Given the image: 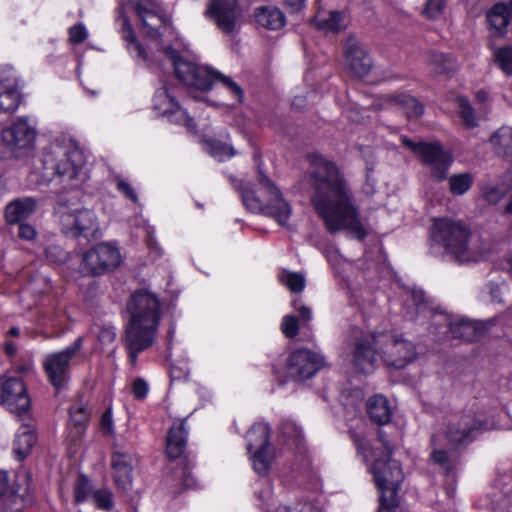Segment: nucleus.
Listing matches in <instances>:
<instances>
[{"instance_id": "f257e3e1", "label": "nucleus", "mask_w": 512, "mask_h": 512, "mask_svg": "<svg viewBox=\"0 0 512 512\" xmlns=\"http://www.w3.org/2000/svg\"><path fill=\"white\" fill-rule=\"evenodd\" d=\"M310 185L314 190L312 204L323 219L327 230L336 233L348 230L359 240L367 230L360 220L352 190L341 169L320 154L311 156Z\"/></svg>"}, {"instance_id": "f03ea898", "label": "nucleus", "mask_w": 512, "mask_h": 512, "mask_svg": "<svg viewBox=\"0 0 512 512\" xmlns=\"http://www.w3.org/2000/svg\"><path fill=\"white\" fill-rule=\"evenodd\" d=\"M352 354L355 369L363 374L373 372L379 361L402 369L418 356L415 344L393 331L359 333L354 338Z\"/></svg>"}, {"instance_id": "7ed1b4c3", "label": "nucleus", "mask_w": 512, "mask_h": 512, "mask_svg": "<svg viewBox=\"0 0 512 512\" xmlns=\"http://www.w3.org/2000/svg\"><path fill=\"white\" fill-rule=\"evenodd\" d=\"M130 321L126 327L124 344L132 365L136 364L137 356L151 347L157 335L161 319V304L158 298L145 290L132 294L127 303Z\"/></svg>"}, {"instance_id": "20e7f679", "label": "nucleus", "mask_w": 512, "mask_h": 512, "mask_svg": "<svg viewBox=\"0 0 512 512\" xmlns=\"http://www.w3.org/2000/svg\"><path fill=\"white\" fill-rule=\"evenodd\" d=\"M430 238L434 245L442 247L447 255L459 263L479 261L490 251L489 242L472 236L463 224L449 218L433 221Z\"/></svg>"}, {"instance_id": "39448f33", "label": "nucleus", "mask_w": 512, "mask_h": 512, "mask_svg": "<svg viewBox=\"0 0 512 512\" xmlns=\"http://www.w3.org/2000/svg\"><path fill=\"white\" fill-rule=\"evenodd\" d=\"M86 163L83 150L72 139H56L41 154V176L44 181L58 179L71 182L78 178Z\"/></svg>"}, {"instance_id": "423d86ee", "label": "nucleus", "mask_w": 512, "mask_h": 512, "mask_svg": "<svg viewBox=\"0 0 512 512\" xmlns=\"http://www.w3.org/2000/svg\"><path fill=\"white\" fill-rule=\"evenodd\" d=\"M258 183L262 191V197H258L249 183L239 181L236 185L245 207L257 213L274 218L280 225H286L292 209L284 199L280 189L261 170L258 171Z\"/></svg>"}, {"instance_id": "0eeeda50", "label": "nucleus", "mask_w": 512, "mask_h": 512, "mask_svg": "<svg viewBox=\"0 0 512 512\" xmlns=\"http://www.w3.org/2000/svg\"><path fill=\"white\" fill-rule=\"evenodd\" d=\"M164 54L171 61L177 78L185 85L208 91L214 83H220L238 103L242 102L244 92L230 77L180 57L177 51L171 47H167Z\"/></svg>"}, {"instance_id": "6e6552de", "label": "nucleus", "mask_w": 512, "mask_h": 512, "mask_svg": "<svg viewBox=\"0 0 512 512\" xmlns=\"http://www.w3.org/2000/svg\"><path fill=\"white\" fill-rule=\"evenodd\" d=\"M380 447H373L370 456L374 458L372 473L378 489L381 491V507L387 510L397 506L396 492L403 481L404 475L399 463L391 459L392 447L379 433Z\"/></svg>"}, {"instance_id": "1a4fd4ad", "label": "nucleus", "mask_w": 512, "mask_h": 512, "mask_svg": "<svg viewBox=\"0 0 512 512\" xmlns=\"http://www.w3.org/2000/svg\"><path fill=\"white\" fill-rule=\"evenodd\" d=\"M400 140L420 159L423 165L429 168L434 179L442 181L446 178L452 157L439 142H414L404 135L400 137Z\"/></svg>"}, {"instance_id": "9d476101", "label": "nucleus", "mask_w": 512, "mask_h": 512, "mask_svg": "<svg viewBox=\"0 0 512 512\" xmlns=\"http://www.w3.org/2000/svg\"><path fill=\"white\" fill-rule=\"evenodd\" d=\"M84 339L79 336L66 348L46 354L42 360V367L49 383L57 390L63 388L70 379L72 360L82 349Z\"/></svg>"}, {"instance_id": "9b49d317", "label": "nucleus", "mask_w": 512, "mask_h": 512, "mask_svg": "<svg viewBox=\"0 0 512 512\" xmlns=\"http://www.w3.org/2000/svg\"><path fill=\"white\" fill-rule=\"evenodd\" d=\"M36 129L27 120L19 119L1 133L0 145L3 157L23 158L35 146Z\"/></svg>"}, {"instance_id": "f8f14e48", "label": "nucleus", "mask_w": 512, "mask_h": 512, "mask_svg": "<svg viewBox=\"0 0 512 512\" xmlns=\"http://www.w3.org/2000/svg\"><path fill=\"white\" fill-rule=\"evenodd\" d=\"M121 261V253L117 247L100 243L83 254L80 271L87 276H100L116 269Z\"/></svg>"}, {"instance_id": "ddd939ff", "label": "nucleus", "mask_w": 512, "mask_h": 512, "mask_svg": "<svg viewBox=\"0 0 512 512\" xmlns=\"http://www.w3.org/2000/svg\"><path fill=\"white\" fill-rule=\"evenodd\" d=\"M203 14L223 34L232 35L238 30L242 8L237 0H208Z\"/></svg>"}, {"instance_id": "4468645a", "label": "nucleus", "mask_w": 512, "mask_h": 512, "mask_svg": "<svg viewBox=\"0 0 512 512\" xmlns=\"http://www.w3.org/2000/svg\"><path fill=\"white\" fill-rule=\"evenodd\" d=\"M61 229L67 236L95 238L99 232V222L93 210L76 209L63 212L60 217Z\"/></svg>"}, {"instance_id": "2eb2a0df", "label": "nucleus", "mask_w": 512, "mask_h": 512, "mask_svg": "<svg viewBox=\"0 0 512 512\" xmlns=\"http://www.w3.org/2000/svg\"><path fill=\"white\" fill-rule=\"evenodd\" d=\"M432 325L438 331L440 327L448 328L452 338L463 341H475L484 333L483 324L461 317H452L443 313L432 315Z\"/></svg>"}, {"instance_id": "dca6fc26", "label": "nucleus", "mask_w": 512, "mask_h": 512, "mask_svg": "<svg viewBox=\"0 0 512 512\" xmlns=\"http://www.w3.org/2000/svg\"><path fill=\"white\" fill-rule=\"evenodd\" d=\"M324 366V358L308 349L294 351L287 363V372L295 380L303 381L313 377Z\"/></svg>"}, {"instance_id": "f3484780", "label": "nucleus", "mask_w": 512, "mask_h": 512, "mask_svg": "<svg viewBox=\"0 0 512 512\" xmlns=\"http://www.w3.org/2000/svg\"><path fill=\"white\" fill-rule=\"evenodd\" d=\"M134 453L132 449H127L115 445L112 456L113 479L118 489L123 493H127L132 488V470H133Z\"/></svg>"}, {"instance_id": "a211bd4d", "label": "nucleus", "mask_w": 512, "mask_h": 512, "mask_svg": "<svg viewBox=\"0 0 512 512\" xmlns=\"http://www.w3.org/2000/svg\"><path fill=\"white\" fill-rule=\"evenodd\" d=\"M1 386L7 409L17 415H23L30 408V398L26 386L19 378L8 377L1 379Z\"/></svg>"}, {"instance_id": "6ab92c4d", "label": "nucleus", "mask_w": 512, "mask_h": 512, "mask_svg": "<svg viewBox=\"0 0 512 512\" xmlns=\"http://www.w3.org/2000/svg\"><path fill=\"white\" fill-rule=\"evenodd\" d=\"M18 78L15 71L9 67L0 68V114L13 112L19 105Z\"/></svg>"}, {"instance_id": "aec40b11", "label": "nucleus", "mask_w": 512, "mask_h": 512, "mask_svg": "<svg viewBox=\"0 0 512 512\" xmlns=\"http://www.w3.org/2000/svg\"><path fill=\"white\" fill-rule=\"evenodd\" d=\"M153 106L159 113L172 116L173 121L186 126L190 130L194 129L192 118L175 102L166 86L155 92Z\"/></svg>"}, {"instance_id": "412c9836", "label": "nucleus", "mask_w": 512, "mask_h": 512, "mask_svg": "<svg viewBox=\"0 0 512 512\" xmlns=\"http://www.w3.org/2000/svg\"><path fill=\"white\" fill-rule=\"evenodd\" d=\"M482 425V421L478 420L473 414H464L449 423L446 436L451 444L471 441L474 434L481 430Z\"/></svg>"}, {"instance_id": "4be33fe9", "label": "nucleus", "mask_w": 512, "mask_h": 512, "mask_svg": "<svg viewBox=\"0 0 512 512\" xmlns=\"http://www.w3.org/2000/svg\"><path fill=\"white\" fill-rule=\"evenodd\" d=\"M345 64L358 77L367 75L372 68V60L361 43L349 37L345 43Z\"/></svg>"}, {"instance_id": "5701e85b", "label": "nucleus", "mask_w": 512, "mask_h": 512, "mask_svg": "<svg viewBox=\"0 0 512 512\" xmlns=\"http://www.w3.org/2000/svg\"><path fill=\"white\" fill-rule=\"evenodd\" d=\"M37 200L33 197L17 198L11 201L5 209V219L8 223H19L35 212Z\"/></svg>"}, {"instance_id": "b1692460", "label": "nucleus", "mask_w": 512, "mask_h": 512, "mask_svg": "<svg viewBox=\"0 0 512 512\" xmlns=\"http://www.w3.org/2000/svg\"><path fill=\"white\" fill-rule=\"evenodd\" d=\"M118 21L121 22V32L122 37L125 39L127 43V49L129 53L137 59V61H141L145 64H149L148 55L146 54L143 46L136 40L132 25L130 24L128 18L124 15L123 7H121L119 11Z\"/></svg>"}, {"instance_id": "393cba45", "label": "nucleus", "mask_w": 512, "mask_h": 512, "mask_svg": "<svg viewBox=\"0 0 512 512\" xmlns=\"http://www.w3.org/2000/svg\"><path fill=\"white\" fill-rule=\"evenodd\" d=\"M188 431L185 428V421L173 425L166 439V453L170 458L180 457L186 448Z\"/></svg>"}, {"instance_id": "a878e982", "label": "nucleus", "mask_w": 512, "mask_h": 512, "mask_svg": "<svg viewBox=\"0 0 512 512\" xmlns=\"http://www.w3.org/2000/svg\"><path fill=\"white\" fill-rule=\"evenodd\" d=\"M347 19L344 13L339 11L318 12L313 19V24L318 30L337 33L347 27Z\"/></svg>"}, {"instance_id": "bb28decb", "label": "nucleus", "mask_w": 512, "mask_h": 512, "mask_svg": "<svg viewBox=\"0 0 512 512\" xmlns=\"http://www.w3.org/2000/svg\"><path fill=\"white\" fill-rule=\"evenodd\" d=\"M367 413L372 421L383 425L391 419V408L387 398L381 394L374 395L367 400Z\"/></svg>"}, {"instance_id": "cd10ccee", "label": "nucleus", "mask_w": 512, "mask_h": 512, "mask_svg": "<svg viewBox=\"0 0 512 512\" xmlns=\"http://www.w3.org/2000/svg\"><path fill=\"white\" fill-rule=\"evenodd\" d=\"M427 64L435 75L449 76L458 68L457 61L450 54L442 52H430L427 56Z\"/></svg>"}, {"instance_id": "c85d7f7f", "label": "nucleus", "mask_w": 512, "mask_h": 512, "mask_svg": "<svg viewBox=\"0 0 512 512\" xmlns=\"http://www.w3.org/2000/svg\"><path fill=\"white\" fill-rule=\"evenodd\" d=\"M258 24L269 30H278L285 25V16L277 7L263 6L255 10Z\"/></svg>"}, {"instance_id": "c756f323", "label": "nucleus", "mask_w": 512, "mask_h": 512, "mask_svg": "<svg viewBox=\"0 0 512 512\" xmlns=\"http://www.w3.org/2000/svg\"><path fill=\"white\" fill-rule=\"evenodd\" d=\"M508 7L503 3L495 4L487 13V21L495 35L501 36L507 32L510 21Z\"/></svg>"}, {"instance_id": "7c9ffc66", "label": "nucleus", "mask_w": 512, "mask_h": 512, "mask_svg": "<svg viewBox=\"0 0 512 512\" xmlns=\"http://www.w3.org/2000/svg\"><path fill=\"white\" fill-rule=\"evenodd\" d=\"M36 442V435L29 426H22L17 434L13 445V451L19 460H23L32 450Z\"/></svg>"}, {"instance_id": "2f4dec72", "label": "nucleus", "mask_w": 512, "mask_h": 512, "mask_svg": "<svg viewBox=\"0 0 512 512\" xmlns=\"http://www.w3.org/2000/svg\"><path fill=\"white\" fill-rule=\"evenodd\" d=\"M270 428L265 423L253 425L247 432V449L252 452L253 449L271 447L269 444Z\"/></svg>"}, {"instance_id": "473e14b6", "label": "nucleus", "mask_w": 512, "mask_h": 512, "mask_svg": "<svg viewBox=\"0 0 512 512\" xmlns=\"http://www.w3.org/2000/svg\"><path fill=\"white\" fill-rule=\"evenodd\" d=\"M390 102L392 105L399 106L409 118L419 117L424 111L421 103L409 95L391 96Z\"/></svg>"}, {"instance_id": "72a5a7b5", "label": "nucleus", "mask_w": 512, "mask_h": 512, "mask_svg": "<svg viewBox=\"0 0 512 512\" xmlns=\"http://www.w3.org/2000/svg\"><path fill=\"white\" fill-rule=\"evenodd\" d=\"M490 143L494 150L503 155L512 154V128L502 127L491 137Z\"/></svg>"}, {"instance_id": "f704fd0d", "label": "nucleus", "mask_w": 512, "mask_h": 512, "mask_svg": "<svg viewBox=\"0 0 512 512\" xmlns=\"http://www.w3.org/2000/svg\"><path fill=\"white\" fill-rule=\"evenodd\" d=\"M90 414L91 410L82 402H77L70 408V421L75 426V438L83 434L84 425L87 423Z\"/></svg>"}, {"instance_id": "c9c22d12", "label": "nucleus", "mask_w": 512, "mask_h": 512, "mask_svg": "<svg viewBox=\"0 0 512 512\" xmlns=\"http://www.w3.org/2000/svg\"><path fill=\"white\" fill-rule=\"evenodd\" d=\"M254 453L252 455V465L257 474L260 476H265L268 474L273 455H272V448L266 447V448H260V449H254Z\"/></svg>"}, {"instance_id": "e433bc0d", "label": "nucleus", "mask_w": 512, "mask_h": 512, "mask_svg": "<svg viewBox=\"0 0 512 512\" xmlns=\"http://www.w3.org/2000/svg\"><path fill=\"white\" fill-rule=\"evenodd\" d=\"M456 105L458 109V114L462 119L464 125L471 129L478 125L477 117L475 116V112L473 107L470 105L469 101L465 97H457Z\"/></svg>"}, {"instance_id": "4c0bfd02", "label": "nucleus", "mask_w": 512, "mask_h": 512, "mask_svg": "<svg viewBox=\"0 0 512 512\" xmlns=\"http://www.w3.org/2000/svg\"><path fill=\"white\" fill-rule=\"evenodd\" d=\"M450 192L454 195H463L473 184V176L470 173L452 175L449 180Z\"/></svg>"}, {"instance_id": "58836bf2", "label": "nucleus", "mask_w": 512, "mask_h": 512, "mask_svg": "<svg viewBox=\"0 0 512 512\" xmlns=\"http://www.w3.org/2000/svg\"><path fill=\"white\" fill-rule=\"evenodd\" d=\"M279 280L293 293H300L305 287V278L299 273L283 270L279 274Z\"/></svg>"}, {"instance_id": "ea45409f", "label": "nucleus", "mask_w": 512, "mask_h": 512, "mask_svg": "<svg viewBox=\"0 0 512 512\" xmlns=\"http://www.w3.org/2000/svg\"><path fill=\"white\" fill-rule=\"evenodd\" d=\"M91 492L92 485L89 479L84 475H80L74 487V501L76 503L85 501L91 495Z\"/></svg>"}, {"instance_id": "a19ab883", "label": "nucleus", "mask_w": 512, "mask_h": 512, "mask_svg": "<svg viewBox=\"0 0 512 512\" xmlns=\"http://www.w3.org/2000/svg\"><path fill=\"white\" fill-rule=\"evenodd\" d=\"M490 299L494 303H503L504 297L509 293V287L506 282H489L486 285Z\"/></svg>"}, {"instance_id": "79ce46f5", "label": "nucleus", "mask_w": 512, "mask_h": 512, "mask_svg": "<svg viewBox=\"0 0 512 512\" xmlns=\"http://www.w3.org/2000/svg\"><path fill=\"white\" fill-rule=\"evenodd\" d=\"M281 434L287 441L298 445L302 439V430L291 420H286L281 425Z\"/></svg>"}, {"instance_id": "37998d69", "label": "nucleus", "mask_w": 512, "mask_h": 512, "mask_svg": "<svg viewBox=\"0 0 512 512\" xmlns=\"http://www.w3.org/2000/svg\"><path fill=\"white\" fill-rule=\"evenodd\" d=\"M495 60L505 74H512V47L498 49L495 53Z\"/></svg>"}, {"instance_id": "c03bdc74", "label": "nucleus", "mask_w": 512, "mask_h": 512, "mask_svg": "<svg viewBox=\"0 0 512 512\" xmlns=\"http://www.w3.org/2000/svg\"><path fill=\"white\" fill-rule=\"evenodd\" d=\"M93 501L97 508L110 510L113 507V493L109 489H98L92 494Z\"/></svg>"}, {"instance_id": "a18cd8bd", "label": "nucleus", "mask_w": 512, "mask_h": 512, "mask_svg": "<svg viewBox=\"0 0 512 512\" xmlns=\"http://www.w3.org/2000/svg\"><path fill=\"white\" fill-rule=\"evenodd\" d=\"M210 154L219 161L230 158L235 154L232 147L224 145L220 142L213 141L208 143Z\"/></svg>"}, {"instance_id": "49530a36", "label": "nucleus", "mask_w": 512, "mask_h": 512, "mask_svg": "<svg viewBox=\"0 0 512 512\" xmlns=\"http://www.w3.org/2000/svg\"><path fill=\"white\" fill-rule=\"evenodd\" d=\"M299 322L296 317L291 315H286L283 318L281 327L282 331L288 338H294L298 333Z\"/></svg>"}, {"instance_id": "de8ad7c7", "label": "nucleus", "mask_w": 512, "mask_h": 512, "mask_svg": "<svg viewBox=\"0 0 512 512\" xmlns=\"http://www.w3.org/2000/svg\"><path fill=\"white\" fill-rule=\"evenodd\" d=\"M483 196L490 204H497L504 196V190L495 185H487L483 188Z\"/></svg>"}, {"instance_id": "09e8293b", "label": "nucleus", "mask_w": 512, "mask_h": 512, "mask_svg": "<svg viewBox=\"0 0 512 512\" xmlns=\"http://www.w3.org/2000/svg\"><path fill=\"white\" fill-rule=\"evenodd\" d=\"M275 512H320L318 508H316L313 504L305 502V503H297L290 506H279L277 507Z\"/></svg>"}, {"instance_id": "8fccbe9b", "label": "nucleus", "mask_w": 512, "mask_h": 512, "mask_svg": "<svg viewBox=\"0 0 512 512\" xmlns=\"http://www.w3.org/2000/svg\"><path fill=\"white\" fill-rule=\"evenodd\" d=\"M116 188L123 195H125L127 198H129L132 202H134V203L138 202L137 193L135 192L134 188L126 180H124L120 177H117L116 178Z\"/></svg>"}, {"instance_id": "3c124183", "label": "nucleus", "mask_w": 512, "mask_h": 512, "mask_svg": "<svg viewBox=\"0 0 512 512\" xmlns=\"http://www.w3.org/2000/svg\"><path fill=\"white\" fill-rule=\"evenodd\" d=\"M88 37V32L83 24H76L69 29V39L73 44H80Z\"/></svg>"}, {"instance_id": "603ef678", "label": "nucleus", "mask_w": 512, "mask_h": 512, "mask_svg": "<svg viewBox=\"0 0 512 512\" xmlns=\"http://www.w3.org/2000/svg\"><path fill=\"white\" fill-rule=\"evenodd\" d=\"M294 309L299 314L301 325L305 326L312 320V311L309 307L301 304L298 300H294L292 303Z\"/></svg>"}, {"instance_id": "864d4df0", "label": "nucleus", "mask_w": 512, "mask_h": 512, "mask_svg": "<svg viewBox=\"0 0 512 512\" xmlns=\"http://www.w3.org/2000/svg\"><path fill=\"white\" fill-rule=\"evenodd\" d=\"M116 337V331L113 326L110 325H104L99 329V332L97 334V338L99 342L102 344H110L115 340Z\"/></svg>"}, {"instance_id": "5fc2aeb1", "label": "nucleus", "mask_w": 512, "mask_h": 512, "mask_svg": "<svg viewBox=\"0 0 512 512\" xmlns=\"http://www.w3.org/2000/svg\"><path fill=\"white\" fill-rule=\"evenodd\" d=\"M445 0H428L426 3V13L431 18L438 17L444 9Z\"/></svg>"}, {"instance_id": "6e6d98bb", "label": "nucleus", "mask_w": 512, "mask_h": 512, "mask_svg": "<svg viewBox=\"0 0 512 512\" xmlns=\"http://www.w3.org/2000/svg\"><path fill=\"white\" fill-rule=\"evenodd\" d=\"M411 299L417 311L424 312L425 310H427L428 306L427 303L425 302V293L422 290H412Z\"/></svg>"}, {"instance_id": "4d7b16f0", "label": "nucleus", "mask_w": 512, "mask_h": 512, "mask_svg": "<svg viewBox=\"0 0 512 512\" xmlns=\"http://www.w3.org/2000/svg\"><path fill=\"white\" fill-rule=\"evenodd\" d=\"M132 392L135 398L143 399L148 393V385L143 379H137L132 386Z\"/></svg>"}, {"instance_id": "13d9d810", "label": "nucleus", "mask_w": 512, "mask_h": 512, "mask_svg": "<svg viewBox=\"0 0 512 512\" xmlns=\"http://www.w3.org/2000/svg\"><path fill=\"white\" fill-rule=\"evenodd\" d=\"M35 229L28 224H21L18 228V236L25 240H31L35 237Z\"/></svg>"}, {"instance_id": "bf43d9fd", "label": "nucleus", "mask_w": 512, "mask_h": 512, "mask_svg": "<svg viewBox=\"0 0 512 512\" xmlns=\"http://www.w3.org/2000/svg\"><path fill=\"white\" fill-rule=\"evenodd\" d=\"M431 458L434 460V462L438 463L439 465L443 467H448V455L446 451L441 449H435L431 454Z\"/></svg>"}, {"instance_id": "052dcab7", "label": "nucleus", "mask_w": 512, "mask_h": 512, "mask_svg": "<svg viewBox=\"0 0 512 512\" xmlns=\"http://www.w3.org/2000/svg\"><path fill=\"white\" fill-rule=\"evenodd\" d=\"M9 487L10 482L7 472L0 470V498L8 492Z\"/></svg>"}, {"instance_id": "680f3d73", "label": "nucleus", "mask_w": 512, "mask_h": 512, "mask_svg": "<svg viewBox=\"0 0 512 512\" xmlns=\"http://www.w3.org/2000/svg\"><path fill=\"white\" fill-rule=\"evenodd\" d=\"M112 426V414L110 410H107L101 417V427L106 431H111Z\"/></svg>"}, {"instance_id": "e2e57ef3", "label": "nucleus", "mask_w": 512, "mask_h": 512, "mask_svg": "<svg viewBox=\"0 0 512 512\" xmlns=\"http://www.w3.org/2000/svg\"><path fill=\"white\" fill-rule=\"evenodd\" d=\"M183 484L186 488H193L196 486V481L188 470H183Z\"/></svg>"}, {"instance_id": "0e129e2a", "label": "nucleus", "mask_w": 512, "mask_h": 512, "mask_svg": "<svg viewBox=\"0 0 512 512\" xmlns=\"http://www.w3.org/2000/svg\"><path fill=\"white\" fill-rule=\"evenodd\" d=\"M305 1L306 0H286V4L292 12H297L304 6Z\"/></svg>"}, {"instance_id": "69168bd1", "label": "nucleus", "mask_w": 512, "mask_h": 512, "mask_svg": "<svg viewBox=\"0 0 512 512\" xmlns=\"http://www.w3.org/2000/svg\"><path fill=\"white\" fill-rule=\"evenodd\" d=\"M4 351L8 356H14L17 352V346L14 342L6 341L4 344Z\"/></svg>"}, {"instance_id": "338daca9", "label": "nucleus", "mask_w": 512, "mask_h": 512, "mask_svg": "<svg viewBox=\"0 0 512 512\" xmlns=\"http://www.w3.org/2000/svg\"><path fill=\"white\" fill-rule=\"evenodd\" d=\"M7 334L12 337H17L20 334V330L18 327H12L8 330Z\"/></svg>"}, {"instance_id": "774afa93", "label": "nucleus", "mask_w": 512, "mask_h": 512, "mask_svg": "<svg viewBox=\"0 0 512 512\" xmlns=\"http://www.w3.org/2000/svg\"><path fill=\"white\" fill-rule=\"evenodd\" d=\"M476 97L478 100L484 101L487 98V93L484 91H479L477 92Z\"/></svg>"}]
</instances>
